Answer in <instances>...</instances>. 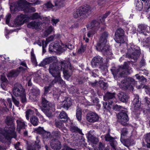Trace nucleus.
Returning <instances> with one entry per match:
<instances>
[{
  "label": "nucleus",
  "mask_w": 150,
  "mask_h": 150,
  "mask_svg": "<svg viewBox=\"0 0 150 150\" xmlns=\"http://www.w3.org/2000/svg\"><path fill=\"white\" fill-rule=\"evenodd\" d=\"M111 71L115 78H117L118 77L120 79L122 80L119 83L120 88L123 89H126L129 88L133 89V86L135 83L134 80L130 77H127L123 79L122 75V74H127L131 72L132 71L128 66L120 67L117 71H115L114 69H112Z\"/></svg>",
  "instance_id": "f257e3e1"
},
{
  "label": "nucleus",
  "mask_w": 150,
  "mask_h": 150,
  "mask_svg": "<svg viewBox=\"0 0 150 150\" xmlns=\"http://www.w3.org/2000/svg\"><path fill=\"white\" fill-rule=\"evenodd\" d=\"M33 4L28 2L26 0H18L11 5L10 7L11 13H15L16 12L19 11H24L27 12H34L36 10L34 7L27 6L29 4Z\"/></svg>",
  "instance_id": "f03ea898"
},
{
  "label": "nucleus",
  "mask_w": 150,
  "mask_h": 150,
  "mask_svg": "<svg viewBox=\"0 0 150 150\" xmlns=\"http://www.w3.org/2000/svg\"><path fill=\"white\" fill-rule=\"evenodd\" d=\"M108 34L106 32H103L100 39L99 42L96 46V50L100 51L108 57L112 54L111 50L109 49V45L106 44Z\"/></svg>",
  "instance_id": "7ed1b4c3"
},
{
  "label": "nucleus",
  "mask_w": 150,
  "mask_h": 150,
  "mask_svg": "<svg viewBox=\"0 0 150 150\" xmlns=\"http://www.w3.org/2000/svg\"><path fill=\"white\" fill-rule=\"evenodd\" d=\"M6 122L8 125L11 126V129H5L4 130L0 128V133L3 134L7 140H9L12 138L16 137V133L15 132V126L13 123L12 118L10 117H6Z\"/></svg>",
  "instance_id": "20e7f679"
},
{
  "label": "nucleus",
  "mask_w": 150,
  "mask_h": 150,
  "mask_svg": "<svg viewBox=\"0 0 150 150\" xmlns=\"http://www.w3.org/2000/svg\"><path fill=\"white\" fill-rule=\"evenodd\" d=\"M50 65H61L64 66H71V64L68 60L58 62L56 57L53 56L46 58L41 62L39 66H45L48 64Z\"/></svg>",
  "instance_id": "39448f33"
},
{
  "label": "nucleus",
  "mask_w": 150,
  "mask_h": 150,
  "mask_svg": "<svg viewBox=\"0 0 150 150\" xmlns=\"http://www.w3.org/2000/svg\"><path fill=\"white\" fill-rule=\"evenodd\" d=\"M140 54L139 47L133 45H131L130 47L128 49L126 56L127 57L133 60V62H135L138 60Z\"/></svg>",
  "instance_id": "423d86ee"
},
{
  "label": "nucleus",
  "mask_w": 150,
  "mask_h": 150,
  "mask_svg": "<svg viewBox=\"0 0 150 150\" xmlns=\"http://www.w3.org/2000/svg\"><path fill=\"white\" fill-rule=\"evenodd\" d=\"M13 93L16 97H20L21 102L23 103L26 102V99L24 90L22 86L20 84L16 83L14 84V87L12 89Z\"/></svg>",
  "instance_id": "0eeeda50"
},
{
  "label": "nucleus",
  "mask_w": 150,
  "mask_h": 150,
  "mask_svg": "<svg viewBox=\"0 0 150 150\" xmlns=\"http://www.w3.org/2000/svg\"><path fill=\"white\" fill-rule=\"evenodd\" d=\"M67 48L66 45L62 47L58 42L55 41L50 45L49 50L51 52H57L59 53H62L65 51Z\"/></svg>",
  "instance_id": "6e6552de"
},
{
  "label": "nucleus",
  "mask_w": 150,
  "mask_h": 150,
  "mask_svg": "<svg viewBox=\"0 0 150 150\" xmlns=\"http://www.w3.org/2000/svg\"><path fill=\"white\" fill-rule=\"evenodd\" d=\"M125 32L124 30L119 28L116 30L114 40L117 43H123L124 42L123 39Z\"/></svg>",
  "instance_id": "1a4fd4ad"
},
{
  "label": "nucleus",
  "mask_w": 150,
  "mask_h": 150,
  "mask_svg": "<svg viewBox=\"0 0 150 150\" xmlns=\"http://www.w3.org/2000/svg\"><path fill=\"white\" fill-rule=\"evenodd\" d=\"M127 133V131L125 128L122 129V131L121 134L120 141L121 143L125 146L128 147L130 146L133 144L132 141L131 142L129 140H125L124 139L125 136H126Z\"/></svg>",
  "instance_id": "9d476101"
},
{
  "label": "nucleus",
  "mask_w": 150,
  "mask_h": 150,
  "mask_svg": "<svg viewBox=\"0 0 150 150\" xmlns=\"http://www.w3.org/2000/svg\"><path fill=\"white\" fill-rule=\"evenodd\" d=\"M79 9L81 15V18L87 17L91 13L90 7L88 5L80 7Z\"/></svg>",
  "instance_id": "9b49d317"
},
{
  "label": "nucleus",
  "mask_w": 150,
  "mask_h": 150,
  "mask_svg": "<svg viewBox=\"0 0 150 150\" xmlns=\"http://www.w3.org/2000/svg\"><path fill=\"white\" fill-rule=\"evenodd\" d=\"M141 105V102L139 100L138 96L136 97L134 99L132 105V107L133 108V111L135 113H137V114L140 113L141 109L140 107Z\"/></svg>",
  "instance_id": "f8f14e48"
},
{
  "label": "nucleus",
  "mask_w": 150,
  "mask_h": 150,
  "mask_svg": "<svg viewBox=\"0 0 150 150\" xmlns=\"http://www.w3.org/2000/svg\"><path fill=\"white\" fill-rule=\"evenodd\" d=\"M62 66H50L49 69L50 73L54 77H57L60 75V71Z\"/></svg>",
  "instance_id": "ddd939ff"
},
{
  "label": "nucleus",
  "mask_w": 150,
  "mask_h": 150,
  "mask_svg": "<svg viewBox=\"0 0 150 150\" xmlns=\"http://www.w3.org/2000/svg\"><path fill=\"white\" fill-rule=\"evenodd\" d=\"M41 148L40 141L37 139L35 142L31 144L28 145L27 149V150H39Z\"/></svg>",
  "instance_id": "4468645a"
},
{
  "label": "nucleus",
  "mask_w": 150,
  "mask_h": 150,
  "mask_svg": "<svg viewBox=\"0 0 150 150\" xmlns=\"http://www.w3.org/2000/svg\"><path fill=\"white\" fill-rule=\"evenodd\" d=\"M45 96H42V106L44 108H48L47 110L45 109L44 112L45 113V114H47L48 111L49 112V110L50 109L49 108H53L54 107V105L50 103L49 102L47 101L45 98Z\"/></svg>",
  "instance_id": "2eb2a0df"
},
{
  "label": "nucleus",
  "mask_w": 150,
  "mask_h": 150,
  "mask_svg": "<svg viewBox=\"0 0 150 150\" xmlns=\"http://www.w3.org/2000/svg\"><path fill=\"white\" fill-rule=\"evenodd\" d=\"M117 116L119 122L122 125H126V122L128 120L127 115L125 113L121 112Z\"/></svg>",
  "instance_id": "dca6fc26"
},
{
  "label": "nucleus",
  "mask_w": 150,
  "mask_h": 150,
  "mask_svg": "<svg viewBox=\"0 0 150 150\" xmlns=\"http://www.w3.org/2000/svg\"><path fill=\"white\" fill-rule=\"evenodd\" d=\"M26 67L27 66H25ZM26 69V68H23L22 66H20L19 69L17 70H13L11 71L8 74L9 77H16L21 72H23Z\"/></svg>",
  "instance_id": "f3484780"
},
{
  "label": "nucleus",
  "mask_w": 150,
  "mask_h": 150,
  "mask_svg": "<svg viewBox=\"0 0 150 150\" xmlns=\"http://www.w3.org/2000/svg\"><path fill=\"white\" fill-rule=\"evenodd\" d=\"M26 15L22 14L18 16L15 20L14 21L15 24L17 25H20L23 24L26 20Z\"/></svg>",
  "instance_id": "a211bd4d"
},
{
  "label": "nucleus",
  "mask_w": 150,
  "mask_h": 150,
  "mask_svg": "<svg viewBox=\"0 0 150 150\" xmlns=\"http://www.w3.org/2000/svg\"><path fill=\"white\" fill-rule=\"evenodd\" d=\"M52 148L55 150L60 149L61 147L60 142L57 139H53L50 143Z\"/></svg>",
  "instance_id": "6ab92c4d"
},
{
  "label": "nucleus",
  "mask_w": 150,
  "mask_h": 150,
  "mask_svg": "<svg viewBox=\"0 0 150 150\" xmlns=\"http://www.w3.org/2000/svg\"><path fill=\"white\" fill-rule=\"evenodd\" d=\"M148 26L144 24H141L139 25L138 30L141 33L144 35L145 36L147 35V33H149L147 29Z\"/></svg>",
  "instance_id": "aec40b11"
},
{
  "label": "nucleus",
  "mask_w": 150,
  "mask_h": 150,
  "mask_svg": "<svg viewBox=\"0 0 150 150\" xmlns=\"http://www.w3.org/2000/svg\"><path fill=\"white\" fill-rule=\"evenodd\" d=\"M71 104L72 103L70 98H67L62 102L60 106L67 110Z\"/></svg>",
  "instance_id": "412c9836"
},
{
  "label": "nucleus",
  "mask_w": 150,
  "mask_h": 150,
  "mask_svg": "<svg viewBox=\"0 0 150 150\" xmlns=\"http://www.w3.org/2000/svg\"><path fill=\"white\" fill-rule=\"evenodd\" d=\"M143 10L149 16H147L148 18H150V0H147L145 3Z\"/></svg>",
  "instance_id": "4be33fe9"
},
{
  "label": "nucleus",
  "mask_w": 150,
  "mask_h": 150,
  "mask_svg": "<svg viewBox=\"0 0 150 150\" xmlns=\"http://www.w3.org/2000/svg\"><path fill=\"white\" fill-rule=\"evenodd\" d=\"M41 24V23L40 22L33 21L28 23L27 26L29 28L36 29L39 28Z\"/></svg>",
  "instance_id": "5701e85b"
},
{
  "label": "nucleus",
  "mask_w": 150,
  "mask_h": 150,
  "mask_svg": "<svg viewBox=\"0 0 150 150\" xmlns=\"http://www.w3.org/2000/svg\"><path fill=\"white\" fill-rule=\"evenodd\" d=\"M17 124V130L19 132H20L21 129H24L25 128V122L23 121L22 120L19 119L16 121Z\"/></svg>",
  "instance_id": "b1692460"
},
{
  "label": "nucleus",
  "mask_w": 150,
  "mask_h": 150,
  "mask_svg": "<svg viewBox=\"0 0 150 150\" xmlns=\"http://www.w3.org/2000/svg\"><path fill=\"white\" fill-rule=\"evenodd\" d=\"M120 100L123 102H126L128 100V97L125 93L121 92L118 94Z\"/></svg>",
  "instance_id": "393cba45"
},
{
  "label": "nucleus",
  "mask_w": 150,
  "mask_h": 150,
  "mask_svg": "<svg viewBox=\"0 0 150 150\" xmlns=\"http://www.w3.org/2000/svg\"><path fill=\"white\" fill-rule=\"evenodd\" d=\"M93 27L94 22H93V21L90 25H88V28L91 30V31H89L87 34V36L89 38L93 37V36L94 32Z\"/></svg>",
  "instance_id": "a878e982"
},
{
  "label": "nucleus",
  "mask_w": 150,
  "mask_h": 150,
  "mask_svg": "<svg viewBox=\"0 0 150 150\" xmlns=\"http://www.w3.org/2000/svg\"><path fill=\"white\" fill-rule=\"evenodd\" d=\"M30 122L33 126H36L38 125L39 120L35 116H33L30 118Z\"/></svg>",
  "instance_id": "bb28decb"
},
{
  "label": "nucleus",
  "mask_w": 150,
  "mask_h": 150,
  "mask_svg": "<svg viewBox=\"0 0 150 150\" xmlns=\"http://www.w3.org/2000/svg\"><path fill=\"white\" fill-rule=\"evenodd\" d=\"M86 119L88 121L90 122H94V112H90L86 115Z\"/></svg>",
  "instance_id": "cd10ccee"
},
{
  "label": "nucleus",
  "mask_w": 150,
  "mask_h": 150,
  "mask_svg": "<svg viewBox=\"0 0 150 150\" xmlns=\"http://www.w3.org/2000/svg\"><path fill=\"white\" fill-rule=\"evenodd\" d=\"M93 130L90 131L89 132L87 136L88 141L92 144L94 143V137L93 136Z\"/></svg>",
  "instance_id": "c85d7f7f"
},
{
  "label": "nucleus",
  "mask_w": 150,
  "mask_h": 150,
  "mask_svg": "<svg viewBox=\"0 0 150 150\" xmlns=\"http://www.w3.org/2000/svg\"><path fill=\"white\" fill-rule=\"evenodd\" d=\"M59 117L60 119H62L63 121H67L68 119L67 114L63 111L61 112L59 115Z\"/></svg>",
  "instance_id": "c756f323"
},
{
  "label": "nucleus",
  "mask_w": 150,
  "mask_h": 150,
  "mask_svg": "<svg viewBox=\"0 0 150 150\" xmlns=\"http://www.w3.org/2000/svg\"><path fill=\"white\" fill-rule=\"evenodd\" d=\"M30 93L33 96L35 97L38 96L40 94L39 90L36 88H33L31 89Z\"/></svg>",
  "instance_id": "7c9ffc66"
},
{
  "label": "nucleus",
  "mask_w": 150,
  "mask_h": 150,
  "mask_svg": "<svg viewBox=\"0 0 150 150\" xmlns=\"http://www.w3.org/2000/svg\"><path fill=\"white\" fill-rule=\"evenodd\" d=\"M53 28L52 26L48 27L44 33V36L45 37L47 36L51 33L53 31Z\"/></svg>",
  "instance_id": "2f4dec72"
},
{
  "label": "nucleus",
  "mask_w": 150,
  "mask_h": 150,
  "mask_svg": "<svg viewBox=\"0 0 150 150\" xmlns=\"http://www.w3.org/2000/svg\"><path fill=\"white\" fill-rule=\"evenodd\" d=\"M64 121H63L62 120H55V125L57 127L59 128L63 127L64 126L63 124V122Z\"/></svg>",
  "instance_id": "473e14b6"
},
{
  "label": "nucleus",
  "mask_w": 150,
  "mask_h": 150,
  "mask_svg": "<svg viewBox=\"0 0 150 150\" xmlns=\"http://www.w3.org/2000/svg\"><path fill=\"white\" fill-rule=\"evenodd\" d=\"M76 116L79 121L81 120V109L78 108L76 110Z\"/></svg>",
  "instance_id": "72a5a7b5"
},
{
  "label": "nucleus",
  "mask_w": 150,
  "mask_h": 150,
  "mask_svg": "<svg viewBox=\"0 0 150 150\" xmlns=\"http://www.w3.org/2000/svg\"><path fill=\"white\" fill-rule=\"evenodd\" d=\"M143 43L144 46L150 47V38H145L143 40Z\"/></svg>",
  "instance_id": "f704fd0d"
},
{
  "label": "nucleus",
  "mask_w": 150,
  "mask_h": 150,
  "mask_svg": "<svg viewBox=\"0 0 150 150\" xmlns=\"http://www.w3.org/2000/svg\"><path fill=\"white\" fill-rule=\"evenodd\" d=\"M34 112L33 110L31 109L28 110L25 112V117L26 119L28 120H29V116L33 115Z\"/></svg>",
  "instance_id": "c9c22d12"
},
{
  "label": "nucleus",
  "mask_w": 150,
  "mask_h": 150,
  "mask_svg": "<svg viewBox=\"0 0 150 150\" xmlns=\"http://www.w3.org/2000/svg\"><path fill=\"white\" fill-rule=\"evenodd\" d=\"M70 129L72 132H77L81 134H83L81 131L76 126H71L70 127Z\"/></svg>",
  "instance_id": "e433bc0d"
},
{
  "label": "nucleus",
  "mask_w": 150,
  "mask_h": 150,
  "mask_svg": "<svg viewBox=\"0 0 150 150\" xmlns=\"http://www.w3.org/2000/svg\"><path fill=\"white\" fill-rule=\"evenodd\" d=\"M12 100L13 102L16 106L18 107L20 106V102L18 98L12 96Z\"/></svg>",
  "instance_id": "4c0bfd02"
},
{
  "label": "nucleus",
  "mask_w": 150,
  "mask_h": 150,
  "mask_svg": "<svg viewBox=\"0 0 150 150\" xmlns=\"http://www.w3.org/2000/svg\"><path fill=\"white\" fill-rule=\"evenodd\" d=\"M63 73L65 78L67 80H68L69 78L71 75V73L69 71L65 69L63 70Z\"/></svg>",
  "instance_id": "58836bf2"
},
{
  "label": "nucleus",
  "mask_w": 150,
  "mask_h": 150,
  "mask_svg": "<svg viewBox=\"0 0 150 150\" xmlns=\"http://www.w3.org/2000/svg\"><path fill=\"white\" fill-rule=\"evenodd\" d=\"M104 138L106 141L109 142L110 143L115 139V138L111 137L109 134L105 135Z\"/></svg>",
  "instance_id": "ea45409f"
},
{
  "label": "nucleus",
  "mask_w": 150,
  "mask_h": 150,
  "mask_svg": "<svg viewBox=\"0 0 150 150\" xmlns=\"http://www.w3.org/2000/svg\"><path fill=\"white\" fill-rule=\"evenodd\" d=\"M64 0H57L55 2V6H63L64 5Z\"/></svg>",
  "instance_id": "a19ab883"
},
{
  "label": "nucleus",
  "mask_w": 150,
  "mask_h": 150,
  "mask_svg": "<svg viewBox=\"0 0 150 150\" xmlns=\"http://www.w3.org/2000/svg\"><path fill=\"white\" fill-rule=\"evenodd\" d=\"M73 16L74 18H77L79 17L81 18V15L80 12H79V9L74 11L73 13Z\"/></svg>",
  "instance_id": "79ce46f5"
},
{
  "label": "nucleus",
  "mask_w": 150,
  "mask_h": 150,
  "mask_svg": "<svg viewBox=\"0 0 150 150\" xmlns=\"http://www.w3.org/2000/svg\"><path fill=\"white\" fill-rule=\"evenodd\" d=\"M143 8V4L142 2L138 1L136 4V9L139 11L142 10Z\"/></svg>",
  "instance_id": "37998d69"
},
{
  "label": "nucleus",
  "mask_w": 150,
  "mask_h": 150,
  "mask_svg": "<svg viewBox=\"0 0 150 150\" xmlns=\"http://www.w3.org/2000/svg\"><path fill=\"white\" fill-rule=\"evenodd\" d=\"M30 18L32 20H34L40 18V16L38 13H35L30 16Z\"/></svg>",
  "instance_id": "c03bdc74"
},
{
  "label": "nucleus",
  "mask_w": 150,
  "mask_h": 150,
  "mask_svg": "<svg viewBox=\"0 0 150 150\" xmlns=\"http://www.w3.org/2000/svg\"><path fill=\"white\" fill-rule=\"evenodd\" d=\"M44 8H52L54 7V5L51 1H49L44 4Z\"/></svg>",
  "instance_id": "a18cd8bd"
},
{
  "label": "nucleus",
  "mask_w": 150,
  "mask_h": 150,
  "mask_svg": "<svg viewBox=\"0 0 150 150\" xmlns=\"http://www.w3.org/2000/svg\"><path fill=\"white\" fill-rule=\"evenodd\" d=\"M114 96V93H110L109 92L107 93L104 97V99L106 100L107 98L111 99L113 98Z\"/></svg>",
  "instance_id": "49530a36"
},
{
  "label": "nucleus",
  "mask_w": 150,
  "mask_h": 150,
  "mask_svg": "<svg viewBox=\"0 0 150 150\" xmlns=\"http://www.w3.org/2000/svg\"><path fill=\"white\" fill-rule=\"evenodd\" d=\"M42 134L43 138L45 140H46L49 138L50 137L51 135L50 133L46 132L45 131Z\"/></svg>",
  "instance_id": "de8ad7c7"
},
{
  "label": "nucleus",
  "mask_w": 150,
  "mask_h": 150,
  "mask_svg": "<svg viewBox=\"0 0 150 150\" xmlns=\"http://www.w3.org/2000/svg\"><path fill=\"white\" fill-rule=\"evenodd\" d=\"M35 131L39 134H42L45 131L43 129V128L40 127L36 128L35 129Z\"/></svg>",
  "instance_id": "09e8293b"
},
{
  "label": "nucleus",
  "mask_w": 150,
  "mask_h": 150,
  "mask_svg": "<svg viewBox=\"0 0 150 150\" xmlns=\"http://www.w3.org/2000/svg\"><path fill=\"white\" fill-rule=\"evenodd\" d=\"M146 141L147 143L146 146L148 148H150V133L147 135Z\"/></svg>",
  "instance_id": "8fccbe9b"
},
{
  "label": "nucleus",
  "mask_w": 150,
  "mask_h": 150,
  "mask_svg": "<svg viewBox=\"0 0 150 150\" xmlns=\"http://www.w3.org/2000/svg\"><path fill=\"white\" fill-rule=\"evenodd\" d=\"M9 59V58L8 57L6 59L2 56H0V66L3 65L5 62V59H7L8 60Z\"/></svg>",
  "instance_id": "3c124183"
},
{
  "label": "nucleus",
  "mask_w": 150,
  "mask_h": 150,
  "mask_svg": "<svg viewBox=\"0 0 150 150\" xmlns=\"http://www.w3.org/2000/svg\"><path fill=\"white\" fill-rule=\"evenodd\" d=\"M52 85L51 84H50L48 86H46L45 87V91L44 93V95H43L44 96H45V95L50 90V89L52 87Z\"/></svg>",
  "instance_id": "603ef678"
},
{
  "label": "nucleus",
  "mask_w": 150,
  "mask_h": 150,
  "mask_svg": "<svg viewBox=\"0 0 150 150\" xmlns=\"http://www.w3.org/2000/svg\"><path fill=\"white\" fill-rule=\"evenodd\" d=\"M102 58L100 56H97L94 57V63H99L101 62Z\"/></svg>",
  "instance_id": "864d4df0"
},
{
  "label": "nucleus",
  "mask_w": 150,
  "mask_h": 150,
  "mask_svg": "<svg viewBox=\"0 0 150 150\" xmlns=\"http://www.w3.org/2000/svg\"><path fill=\"white\" fill-rule=\"evenodd\" d=\"M110 143L112 147L114 149L116 150L117 144V142L114 140Z\"/></svg>",
  "instance_id": "5fc2aeb1"
},
{
  "label": "nucleus",
  "mask_w": 150,
  "mask_h": 150,
  "mask_svg": "<svg viewBox=\"0 0 150 150\" xmlns=\"http://www.w3.org/2000/svg\"><path fill=\"white\" fill-rule=\"evenodd\" d=\"M53 136L57 138H59L61 136L60 132L58 131L53 132L52 133Z\"/></svg>",
  "instance_id": "6e6d98bb"
},
{
  "label": "nucleus",
  "mask_w": 150,
  "mask_h": 150,
  "mask_svg": "<svg viewBox=\"0 0 150 150\" xmlns=\"http://www.w3.org/2000/svg\"><path fill=\"white\" fill-rule=\"evenodd\" d=\"M57 82L62 85H64L65 83L64 81L62 80L60 75L57 77Z\"/></svg>",
  "instance_id": "4d7b16f0"
},
{
  "label": "nucleus",
  "mask_w": 150,
  "mask_h": 150,
  "mask_svg": "<svg viewBox=\"0 0 150 150\" xmlns=\"http://www.w3.org/2000/svg\"><path fill=\"white\" fill-rule=\"evenodd\" d=\"M51 23L53 25H56V24L58 23L59 20V19H55L54 18H52L51 20Z\"/></svg>",
  "instance_id": "13d9d810"
},
{
  "label": "nucleus",
  "mask_w": 150,
  "mask_h": 150,
  "mask_svg": "<svg viewBox=\"0 0 150 150\" xmlns=\"http://www.w3.org/2000/svg\"><path fill=\"white\" fill-rule=\"evenodd\" d=\"M11 17V15L10 14H8L6 16V23L8 24L9 23L10 19Z\"/></svg>",
  "instance_id": "bf43d9fd"
},
{
  "label": "nucleus",
  "mask_w": 150,
  "mask_h": 150,
  "mask_svg": "<svg viewBox=\"0 0 150 150\" xmlns=\"http://www.w3.org/2000/svg\"><path fill=\"white\" fill-rule=\"evenodd\" d=\"M111 12L110 11H108L106 12V13L103 15V16L101 18L103 21H104V19L106 18L110 14Z\"/></svg>",
  "instance_id": "052dcab7"
},
{
  "label": "nucleus",
  "mask_w": 150,
  "mask_h": 150,
  "mask_svg": "<svg viewBox=\"0 0 150 150\" xmlns=\"http://www.w3.org/2000/svg\"><path fill=\"white\" fill-rule=\"evenodd\" d=\"M54 35H51L47 38L46 40L47 42L48 43L49 42L52 41L54 38Z\"/></svg>",
  "instance_id": "680f3d73"
},
{
  "label": "nucleus",
  "mask_w": 150,
  "mask_h": 150,
  "mask_svg": "<svg viewBox=\"0 0 150 150\" xmlns=\"http://www.w3.org/2000/svg\"><path fill=\"white\" fill-rule=\"evenodd\" d=\"M31 61L33 65L37 66L38 63L36 58H31Z\"/></svg>",
  "instance_id": "e2e57ef3"
},
{
  "label": "nucleus",
  "mask_w": 150,
  "mask_h": 150,
  "mask_svg": "<svg viewBox=\"0 0 150 150\" xmlns=\"http://www.w3.org/2000/svg\"><path fill=\"white\" fill-rule=\"evenodd\" d=\"M103 146L101 143H100L98 147L96 149H94V150H103Z\"/></svg>",
  "instance_id": "0e129e2a"
},
{
  "label": "nucleus",
  "mask_w": 150,
  "mask_h": 150,
  "mask_svg": "<svg viewBox=\"0 0 150 150\" xmlns=\"http://www.w3.org/2000/svg\"><path fill=\"white\" fill-rule=\"evenodd\" d=\"M140 63L141 66H144L146 64L145 61L144 59V57H142V59L140 61Z\"/></svg>",
  "instance_id": "69168bd1"
},
{
  "label": "nucleus",
  "mask_w": 150,
  "mask_h": 150,
  "mask_svg": "<svg viewBox=\"0 0 150 150\" xmlns=\"http://www.w3.org/2000/svg\"><path fill=\"white\" fill-rule=\"evenodd\" d=\"M145 99L147 106L150 108V99L146 97L145 98Z\"/></svg>",
  "instance_id": "338daca9"
},
{
  "label": "nucleus",
  "mask_w": 150,
  "mask_h": 150,
  "mask_svg": "<svg viewBox=\"0 0 150 150\" xmlns=\"http://www.w3.org/2000/svg\"><path fill=\"white\" fill-rule=\"evenodd\" d=\"M101 85V86L104 89H105L107 88L108 85L106 83H103Z\"/></svg>",
  "instance_id": "774afa93"
}]
</instances>
